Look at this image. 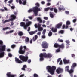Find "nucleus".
I'll return each mask as SVG.
<instances>
[{"label": "nucleus", "instance_id": "obj_57", "mask_svg": "<svg viewBox=\"0 0 77 77\" xmlns=\"http://www.w3.org/2000/svg\"><path fill=\"white\" fill-rule=\"evenodd\" d=\"M60 59H61V58H59L57 59V62H58H58H59V61H60Z\"/></svg>", "mask_w": 77, "mask_h": 77}, {"label": "nucleus", "instance_id": "obj_35", "mask_svg": "<svg viewBox=\"0 0 77 77\" xmlns=\"http://www.w3.org/2000/svg\"><path fill=\"white\" fill-rule=\"evenodd\" d=\"M58 9L59 10H60V11H64L65 10V8H61L60 7H59L58 8Z\"/></svg>", "mask_w": 77, "mask_h": 77}, {"label": "nucleus", "instance_id": "obj_18", "mask_svg": "<svg viewBox=\"0 0 77 77\" xmlns=\"http://www.w3.org/2000/svg\"><path fill=\"white\" fill-rule=\"evenodd\" d=\"M64 47L65 46H64V44L63 43H62L61 45H59V48H60L63 49V48H64Z\"/></svg>", "mask_w": 77, "mask_h": 77}, {"label": "nucleus", "instance_id": "obj_49", "mask_svg": "<svg viewBox=\"0 0 77 77\" xmlns=\"http://www.w3.org/2000/svg\"><path fill=\"white\" fill-rule=\"evenodd\" d=\"M8 3H9V4H11V3H12L13 2V0H11L8 1Z\"/></svg>", "mask_w": 77, "mask_h": 77}, {"label": "nucleus", "instance_id": "obj_22", "mask_svg": "<svg viewBox=\"0 0 77 77\" xmlns=\"http://www.w3.org/2000/svg\"><path fill=\"white\" fill-rule=\"evenodd\" d=\"M5 55V53L4 52H1L0 53V58H2Z\"/></svg>", "mask_w": 77, "mask_h": 77}, {"label": "nucleus", "instance_id": "obj_37", "mask_svg": "<svg viewBox=\"0 0 77 77\" xmlns=\"http://www.w3.org/2000/svg\"><path fill=\"white\" fill-rule=\"evenodd\" d=\"M32 11H33V7L32 8V9H30L28 11V12L29 13H30V12H32Z\"/></svg>", "mask_w": 77, "mask_h": 77}, {"label": "nucleus", "instance_id": "obj_64", "mask_svg": "<svg viewBox=\"0 0 77 77\" xmlns=\"http://www.w3.org/2000/svg\"><path fill=\"white\" fill-rule=\"evenodd\" d=\"M24 76V74H22L21 75H20L19 77H23Z\"/></svg>", "mask_w": 77, "mask_h": 77}, {"label": "nucleus", "instance_id": "obj_32", "mask_svg": "<svg viewBox=\"0 0 77 77\" xmlns=\"http://www.w3.org/2000/svg\"><path fill=\"white\" fill-rule=\"evenodd\" d=\"M52 35H53V33L51 32V31H50L48 33V36L50 37L52 36Z\"/></svg>", "mask_w": 77, "mask_h": 77}, {"label": "nucleus", "instance_id": "obj_25", "mask_svg": "<svg viewBox=\"0 0 77 77\" xmlns=\"http://www.w3.org/2000/svg\"><path fill=\"white\" fill-rule=\"evenodd\" d=\"M51 30L54 33H56V32H57V29L56 28H52L51 29Z\"/></svg>", "mask_w": 77, "mask_h": 77}, {"label": "nucleus", "instance_id": "obj_15", "mask_svg": "<svg viewBox=\"0 0 77 77\" xmlns=\"http://www.w3.org/2000/svg\"><path fill=\"white\" fill-rule=\"evenodd\" d=\"M74 69L71 67L70 70H69L68 72L70 74H72V73L74 72Z\"/></svg>", "mask_w": 77, "mask_h": 77}, {"label": "nucleus", "instance_id": "obj_38", "mask_svg": "<svg viewBox=\"0 0 77 77\" xmlns=\"http://www.w3.org/2000/svg\"><path fill=\"white\" fill-rule=\"evenodd\" d=\"M38 30L39 32H40V31H42L43 30V28L41 27L38 28Z\"/></svg>", "mask_w": 77, "mask_h": 77}, {"label": "nucleus", "instance_id": "obj_27", "mask_svg": "<svg viewBox=\"0 0 77 77\" xmlns=\"http://www.w3.org/2000/svg\"><path fill=\"white\" fill-rule=\"evenodd\" d=\"M27 68V66L25 65L23 66V68H22L21 69L22 70H23V71H25V70H26L25 68Z\"/></svg>", "mask_w": 77, "mask_h": 77}, {"label": "nucleus", "instance_id": "obj_36", "mask_svg": "<svg viewBox=\"0 0 77 77\" xmlns=\"http://www.w3.org/2000/svg\"><path fill=\"white\" fill-rule=\"evenodd\" d=\"M71 24V22H70V21H67L66 22V25H68V26H69V25H70Z\"/></svg>", "mask_w": 77, "mask_h": 77}, {"label": "nucleus", "instance_id": "obj_63", "mask_svg": "<svg viewBox=\"0 0 77 77\" xmlns=\"http://www.w3.org/2000/svg\"><path fill=\"white\" fill-rule=\"evenodd\" d=\"M27 62L28 63H30V62H31V60L29 59L28 60Z\"/></svg>", "mask_w": 77, "mask_h": 77}, {"label": "nucleus", "instance_id": "obj_24", "mask_svg": "<svg viewBox=\"0 0 77 77\" xmlns=\"http://www.w3.org/2000/svg\"><path fill=\"white\" fill-rule=\"evenodd\" d=\"M52 57V55L50 53H48L47 54V58H51Z\"/></svg>", "mask_w": 77, "mask_h": 77}, {"label": "nucleus", "instance_id": "obj_10", "mask_svg": "<svg viewBox=\"0 0 77 77\" xmlns=\"http://www.w3.org/2000/svg\"><path fill=\"white\" fill-rule=\"evenodd\" d=\"M29 21V19H26V22H26V26H28L29 27V26H30V24H32V22L31 21Z\"/></svg>", "mask_w": 77, "mask_h": 77}, {"label": "nucleus", "instance_id": "obj_3", "mask_svg": "<svg viewBox=\"0 0 77 77\" xmlns=\"http://www.w3.org/2000/svg\"><path fill=\"white\" fill-rule=\"evenodd\" d=\"M19 57L20 60H21L23 62H26L28 60L29 57L28 56H24L22 55H20Z\"/></svg>", "mask_w": 77, "mask_h": 77}, {"label": "nucleus", "instance_id": "obj_48", "mask_svg": "<svg viewBox=\"0 0 77 77\" xmlns=\"http://www.w3.org/2000/svg\"><path fill=\"white\" fill-rule=\"evenodd\" d=\"M38 75H37L35 73L34 74V77H38Z\"/></svg>", "mask_w": 77, "mask_h": 77}, {"label": "nucleus", "instance_id": "obj_34", "mask_svg": "<svg viewBox=\"0 0 77 77\" xmlns=\"http://www.w3.org/2000/svg\"><path fill=\"white\" fill-rule=\"evenodd\" d=\"M11 28L9 27H6L5 28H3V30H8V29H10Z\"/></svg>", "mask_w": 77, "mask_h": 77}, {"label": "nucleus", "instance_id": "obj_11", "mask_svg": "<svg viewBox=\"0 0 77 77\" xmlns=\"http://www.w3.org/2000/svg\"><path fill=\"white\" fill-rule=\"evenodd\" d=\"M62 25V22H60L56 25V28H57V29H60V28H61Z\"/></svg>", "mask_w": 77, "mask_h": 77}, {"label": "nucleus", "instance_id": "obj_21", "mask_svg": "<svg viewBox=\"0 0 77 77\" xmlns=\"http://www.w3.org/2000/svg\"><path fill=\"white\" fill-rule=\"evenodd\" d=\"M76 66H77V64H76V63H74L72 64V66H71V68H73V69H74V68L76 67Z\"/></svg>", "mask_w": 77, "mask_h": 77}, {"label": "nucleus", "instance_id": "obj_13", "mask_svg": "<svg viewBox=\"0 0 77 77\" xmlns=\"http://www.w3.org/2000/svg\"><path fill=\"white\" fill-rule=\"evenodd\" d=\"M38 32V30H36L33 31H31L29 32V34L30 35H33V34H35V33H36V32Z\"/></svg>", "mask_w": 77, "mask_h": 77}, {"label": "nucleus", "instance_id": "obj_60", "mask_svg": "<svg viewBox=\"0 0 77 77\" xmlns=\"http://www.w3.org/2000/svg\"><path fill=\"white\" fill-rule=\"evenodd\" d=\"M34 26L35 27V28H37L38 27V25L36 24H35Z\"/></svg>", "mask_w": 77, "mask_h": 77}, {"label": "nucleus", "instance_id": "obj_12", "mask_svg": "<svg viewBox=\"0 0 77 77\" xmlns=\"http://www.w3.org/2000/svg\"><path fill=\"white\" fill-rule=\"evenodd\" d=\"M15 61L17 63H22V61L20 60L19 59L17 58V57L15 58Z\"/></svg>", "mask_w": 77, "mask_h": 77}, {"label": "nucleus", "instance_id": "obj_42", "mask_svg": "<svg viewBox=\"0 0 77 77\" xmlns=\"http://www.w3.org/2000/svg\"><path fill=\"white\" fill-rule=\"evenodd\" d=\"M22 1H24V0H25L23 2V5H26V0H22Z\"/></svg>", "mask_w": 77, "mask_h": 77}, {"label": "nucleus", "instance_id": "obj_16", "mask_svg": "<svg viewBox=\"0 0 77 77\" xmlns=\"http://www.w3.org/2000/svg\"><path fill=\"white\" fill-rule=\"evenodd\" d=\"M54 15H55V14H53L52 12H50V16L51 18H53Z\"/></svg>", "mask_w": 77, "mask_h": 77}, {"label": "nucleus", "instance_id": "obj_20", "mask_svg": "<svg viewBox=\"0 0 77 77\" xmlns=\"http://www.w3.org/2000/svg\"><path fill=\"white\" fill-rule=\"evenodd\" d=\"M54 47L55 48H59V44L57 43H55L54 45Z\"/></svg>", "mask_w": 77, "mask_h": 77}, {"label": "nucleus", "instance_id": "obj_58", "mask_svg": "<svg viewBox=\"0 0 77 77\" xmlns=\"http://www.w3.org/2000/svg\"><path fill=\"white\" fill-rule=\"evenodd\" d=\"M44 19L46 20H48V17H44Z\"/></svg>", "mask_w": 77, "mask_h": 77}, {"label": "nucleus", "instance_id": "obj_4", "mask_svg": "<svg viewBox=\"0 0 77 77\" xmlns=\"http://www.w3.org/2000/svg\"><path fill=\"white\" fill-rule=\"evenodd\" d=\"M48 43L45 41H44L42 42V44H41V46L42 48H47L48 47Z\"/></svg>", "mask_w": 77, "mask_h": 77}, {"label": "nucleus", "instance_id": "obj_14", "mask_svg": "<svg viewBox=\"0 0 77 77\" xmlns=\"http://www.w3.org/2000/svg\"><path fill=\"white\" fill-rule=\"evenodd\" d=\"M63 60L65 64H68L69 63V60L65 59H63Z\"/></svg>", "mask_w": 77, "mask_h": 77}, {"label": "nucleus", "instance_id": "obj_53", "mask_svg": "<svg viewBox=\"0 0 77 77\" xmlns=\"http://www.w3.org/2000/svg\"><path fill=\"white\" fill-rule=\"evenodd\" d=\"M76 21H77V19H74L73 20V23H75V22H76Z\"/></svg>", "mask_w": 77, "mask_h": 77}, {"label": "nucleus", "instance_id": "obj_31", "mask_svg": "<svg viewBox=\"0 0 77 77\" xmlns=\"http://www.w3.org/2000/svg\"><path fill=\"white\" fill-rule=\"evenodd\" d=\"M65 69L66 71L68 72L69 70V66H66L65 67Z\"/></svg>", "mask_w": 77, "mask_h": 77}, {"label": "nucleus", "instance_id": "obj_29", "mask_svg": "<svg viewBox=\"0 0 77 77\" xmlns=\"http://www.w3.org/2000/svg\"><path fill=\"white\" fill-rule=\"evenodd\" d=\"M64 32H65V31L64 30H61L59 31V33H60V34H63L64 33Z\"/></svg>", "mask_w": 77, "mask_h": 77}, {"label": "nucleus", "instance_id": "obj_1", "mask_svg": "<svg viewBox=\"0 0 77 77\" xmlns=\"http://www.w3.org/2000/svg\"><path fill=\"white\" fill-rule=\"evenodd\" d=\"M47 69L51 74L53 75L54 74V71L56 70V67L54 66H52L51 67L50 66H47Z\"/></svg>", "mask_w": 77, "mask_h": 77}, {"label": "nucleus", "instance_id": "obj_46", "mask_svg": "<svg viewBox=\"0 0 77 77\" xmlns=\"http://www.w3.org/2000/svg\"><path fill=\"white\" fill-rule=\"evenodd\" d=\"M35 5L36 6H37V7H38H38H39V6H40L39 4L38 3H36L35 4Z\"/></svg>", "mask_w": 77, "mask_h": 77}, {"label": "nucleus", "instance_id": "obj_39", "mask_svg": "<svg viewBox=\"0 0 77 77\" xmlns=\"http://www.w3.org/2000/svg\"><path fill=\"white\" fill-rule=\"evenodd\" d=\"M50 9V7H48L44 9L45 11H48Z\"/></svg>", "mask_w": 77, "mask_h": 77}, {"label": "nucleus", "instance_id": "obj_61", "mask_svg": "<svg viewBox=\"0 0 77 77\" xmlns=\"http://www.w3.org/2000/svg\"><path fill=\"white\" fill-rule=\"evenodd\" d=\"M59 65H62V61L61 60L59 63Z\"/></svg>", "mask_w": 77, "mask_h": 77}, {"label": "nucleus", "instance_id": "obj_8", "mask_svg": "<svg viewBox=\"0 0 77 77\" xmlns=\"http://www.w3.org/2000/svg\"><path fill=\"white\" fill-rule=\"evenodd\" d=\"M7 77H16L17 75L11 74V72H9L7 73Z\"/></svg>", "mask_w": 77, "mask_h": 77}, {"label": "nucleus", "instance_id": "obj_7", "mask_svg": "<svg viewBox=\"0 0 77 77\" xmlns=\"http://www.w3.org/2000/svg\"><path fill=\"white\" fill-rule=\"evenodd\" d=\"M11 17L12 18L9 19L8 20H5L4 21V22H3V23H6V22H9L10 21H12L14 20H15V18H16V16H15L14 15H12L11 16Z\"/></svg>", "mask_w": 77, "mask_h": 77}, {"label": "nucleus", "instance_id": "obj_55", "mask_svg": "<svg viewBox=\"0 0 77 77\" xmlns=\"http://www.w3.org/2000/svg\"><path fill=\"white\" fill-rule=\"evenodd\" d=\"M4 11H5V10H4L3 9H0V12H4Z\"/></svg>", "mask_w": 77, "mask_h": 77}, {"label": "nucleus", "instance_id": "obj_59", "mask_svg": "<svg viewBox=\"0 0 77 77\" xmlns=\"http://www.w3.org/2000/svg\"><path fill=\"white\" fill-rule=\"evenodd\" d=\"M11 9H15V6H12L11 7Z\"/></svg>", "mask_w": 77, "mask_h": 77}, {"label": "nucleus", "instance_id": "obj_26", "mask_svg": "<svg viewBox=\"0 0 77 77\" xmlns=\"http://www.w3.org/2000/svg\"><path fill=\"white\" fill-rule=\"evenodd\" d=\"M18 35L20 36H22L23 35V33L22 31H19L18 33Z\"/></svg>", "mask_w": 77, "mask_h": 77}, {"label": "nucleus", "instance_id": "obj_23", "mask_svg": "<svg viewBox=\"0 0 77 77\" xmlns=\"http://www.w3.org/2000/svg\"><path fill=\"white\" fill-rule=\"evenodd\" d=\"M39 56L40 57V61H42L43 60H44V57H43L42 55L40 54Z\"/></svg>", "mask_w": 77, "mask_h": 77}, {"label": "nucleus", "instance_id": "obj_50", "mask_svg": "<svg viewBox=\"0 0 77 77\" xmlns=\"http://www.w3.org/2000/svg\"><path fill=\"white\" fill-rule=\"evenodd\" d=\"M60 51V48H59L57 49L56 51L57 52H59V51Z\"/></svg>", "mask_w": 77, "mask_h": 77}, {"label": "nucleus", "instance_id": "obj_44", "mask_svg": "<svg viewBox=\"0 0 77 77\" xmlns=\"http://www.w3.org/2000/svg\"><path fill=\"white\" fill-rule=\"evenodd\" d=\"M46 32V30L44 29L43 31V32H42L43 35H45V34Z\"/></svg>", "mask_w": 77, "mask_h": 77}, {"label": "nucleus", "instance_id": "obj_6", "mask_svg": "<svg viewBox=\"0 0 77 77\" xmlns=\"http://www.w3.org/2000/svg\"><path fill=\"white\" fill-rule=\"evenodd\" d=\"M40 11V8H38V7L35 6L33 7V12L34 13L35 16H37L38 15V12Z\"/></svg>", "mask_w": 77, "mask_h": 77}, {"label": "nucleus", "instance_id": "obj_62", "mask_svg": "<svg viewBox=\"0 0 77 77\" xmlns=\"http://www.w3.org/2000/svg\"><path fill=\"white\" fill-rule=\"evenodd\" d=\"M65 28V25H63V29H64Z\"/></svg>", "mask_w": 77, "mask_h": 77}, {"label": "nucleus", "instance_id": "obj_47", "mask_svg": "<svg viewBox=\"0 0 77 77\" xmlns=\"http://www.w3.org/2000/svg\"><path fill=\"white\" fill-rule=\"evenodd\" d=\"M53 9H54V8H53V7L51 8L49 7V10H50L51 11H53Z\"/></svg>", "mask_w": 77, "mask_h": 77}, {"label": "nucleus", "instance_id": "obj_56", "mask_svg": "<svg viewBox=\"0 0 77 77\" xmlns=\"http://www.w3.org/2000/svg\"><path fill=\"white\" fill-rule=\"evenodd\" d=\"M14 31V30H11L9 32H10V33H13V32Z\"/></svg>", "mask_w": 77, "mask_h": 77}, {"label": "nucleus", "instance_id": "obj_28", "mask_svg": "<svg viewBox=\"0 0 77 77\" xmlns=\"http://www.w3.org/2000/svg\"><path fill=\"white\" fill-rule=\"evenodd\" d=\"M37 20L38 21H39L40 23H42V20H41V18L40 17L37 18Z\"/></svg>", "mask_w": 77, "mask_h": 77}, {"label": "nucleus", "instance_id": "obj_5", "mask_svg": "<svg viewBox=\"0 0 77 77\" xmlns=\"http://www.w3.org/2000/svg\"><path fill=\"white\" fill-rule=\"evenodd\" d=\"M0 45H3V41L0 40ZM6 49L5 45H0V52L5 51Z\"/></svg>", "mask_w": 77, "mask_h": 77}, {"label": "nucleus", "instance_id": "obj_19", "mask_svg": "<svg viewBox=\"0 0 77 77\" xmlns=\"http://www.w3.org/2000/svg\"><path fill=\"white\" fill-rule=\"evenodd\" d=\"M40 54L41 55L42 54L43 57H47V54L45 53H41Z\"/></svg>", "mask_w": 77, "mask_h": 77}, {"label": "nucleus", "instance_id": "obj_33", "mask_svg": "<svg viewBox=\"0 0 77 77\" xmlns=\"http://www.w3.org/2000/svg\"><path fill=\"white\" fill-rule=\"evenodd\" d=\"M25 41L26 43L28 42L29 41V38L28 37H26L25 39Z\"/></svg>", "mask_w": 77, "mask_h": 77}, {"label": "nucleus", "instance_id": "obj_52", "mask_svg": "<svg viewBox=\"0 0 77 77\" xmlns=\"http://www.w3.org/2000/svg\"><path fill=\"white\" fill-rule=\"evenodd\" d=\"M18 2L19 4H23V3H22V1H21V0H19Z\"/></svg>", "mask_w": 77, "mask_h": 77}, {"label": "nucleus", "instance_id": "obj_40", "mask_svg": "<svg viewBox=\"0 0 77 77\" xmlns=\"http://www.w3.org/2000/svg\"><path fill=\"white\" fill-rule=\"evenodd\" d=\"M54 11L55 13H57V9L56 8H54Z\"/></svg>", "mask_w": 77, "mask_h": 77}, {"label": "nucleus", "instance_id": "obj_51", "mask_svg": "<svg viewBox=\"0 0 77 77\" xmlns=\"http://www.w3.org/2000/svg\"><path fill=\"white\" fill-rule=\"evenodd\" d=\"M8 56L9 57H12V55L10 53H9L8 54Z\"/></svg>", "mask_w": 77, "mask_h": 77}, {"label": "nucleus", "instance_id": "obj_30", "mask_svg": "<svg viewBox=\"0 0 77 77\" xmlns=\"http://www.w3.org/2000/svg\"><path fill=\"white\" fill-rule=\"evenodd\" d=\"M20 25L21 27H23L25 24V23L24 22H21L20 23Z\"/></svg>", "mask_w": 77, "mask_h": 77}, {"label": "nucleus", "instance_id": "obj_17", "mask_svg": "<svg viewBox=\"0 0 77 77\" xmlns=\"http://www.w3.org/2000/svg\"><path fill=\"white\" fill-rule=\"evenodd\" d=\"M37 39H38V35H35L34 37H33L32 40L33 41H35Z\"/></svg>", "mask_w": 77, "mask_h": 77}, {"label": "nucleus", "instance_id": "obj_41", "mask_svg": "<svg viewBox=\"0 0 77 77\" xmlns=\"http://www.w3.org/2000/svg\"><path fill=\"white\" fill-rule=\"evenodd\" d=\"M16 47V45L14 44L12 45H11V48H14L15 47Z\"/></svg>", "mask_w": 77, "mask_h": 77}, {"label": "nucleus", "instance_id": "obj_45", "mask_svg": "<svg viewBox=\"0 0 77 77\" xmlns=\"http://www.w3.org/2000/svg\"><path fill=\"white\" fill-rule=\"evenodd\" d=\"M58 41L59 42H63V40L60 39H58Z\"/></svg>", "mask_w": 77, "mask_h": 77}, {"label": "nucleus", "instance_id": "obj_43", "mask_svg": "<svg viewBox=\"0 0 77 77\" xmlns=\"http://www.w3.org/2000/svg\"><path fill=\"white\" fill-rule=\"evenodd\" d=\"M23 27H24V29H25V30H26V29H27V27L28 26L26 25H25Z\"/></svg>", "mask_w": 77, "mask_h": 77}, {"label": "nucleus", "instance_id": "obj_54", "mask_svg": "<svg viewBox=\"0 0 77 77\" xmlns=\"http://www.w3.org/2000/svg\"><path fill=\"white\" fill-rule=\"evenodd\" d=\"M66 44H69V43L70 42L69 40L66 41Z\"/></svg>", "mask_w": 77, "mask_h": 77}, {"label": "nucleus", "instance_id": "obj_2", "mask_svg": "<svg viewBox=\"0 0 77 77\" xmlns=\"http://www.w3.org/2000/svg\"><path fill=\"white\" fill-rule=\"evenodd\" d=\"M23 48L24 49L23 50V46H21L19 48V53L20 54H24L25 53V51L27 50L28 48H27L26 46H23Z\"/></svg>", "mask_w": 77, "mask_h": 77}, {"label": "nucleus", "instance_id": "obj_9", "mask_svg": "<svg viewBox=\"0 0 77 77\" xmlns=\"http://www.w3.org/2000/svg\"><path fill=\"white\" fill-rule=\"evenodd\" d=\"M63 71V69H60V68H58L56 70V72L57 74H60V73H61Z\"/></svg>", "mask_w": 77, "mask_h": 77}]
</instances>
